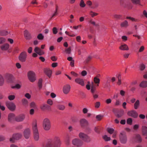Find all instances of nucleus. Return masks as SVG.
Returning a JSON list of instances; mask_svg holds the SVG:
<instances>
[{"instance_id":"f257e3e1","label":"nucleus","mask_w":147,"mask_h":147,"mask_svg":"<svg viewBox=\"0 0 147 147\" xmlns=\"http://www.w3.org/2000/svg\"><path fill=\"white\" fill-rule=\"evenodd\" d=\"M60 145L59 138L55 136L52 139L49 140L46 144L42 145V147H59Z\"/></svg>"},{"instance_id":"f03ea898","label":"nucleus","mask_w":147,"mask_h":147,"mask_svg":"<svg viewBox=\"0 0 147 147\" xmlns=\"http://www.w3.org/2000/svg\"><path fill=\"white\" fill-rule=\"evenodd\" d=\"M32 130L33 133V137L35 140H38L39 136L38 131L36 123V122L32 124Z\"/></svg>"},{"instance_id":"7ed1b4c3","label":"nucleus","mask_w":147,"mask_h":147,"mask_svg":"<svg viewBox=\"0 0 147 147\" xmlns=\"http://www.w3.org/2000/svg\"><path fill=\"white\" fill-rule=\"evenodd\" d=\"M79 138L84 142L89 143L91 141L90 137L87 134L82 132H80L79 134Z\"/></svg>"},{"instance_id":"20e7f679","label":"nucleus","mask_w":147,"mask_h":147,"mask_svg":"<svg viewBox=\"0 0 147 147\" xmlns=\"http://www.w3.org/2000/svg\"><path fill=\"white\" fill-rule=\"evenodd\" d=\"M42 126L43 129L46 131H48L51 128V124L50 120L48 118H45L43 121Z\"/></svg>"},{"instance_id":"39448f33","label":"nucleus","mask_w":147,"mask_h":147,"mask_svg":"<svg viewBox=\"0 0 147 147\" xmlns=\"http://www.w3.org/2000/svg\"><path fill=\"white\" fill-rule=\"evenodd\" d=\"M72 143L74 146L77 147H80L83 145V142L80 139L76 138L72 140Z\"/></svg>"},{"instance_id":"423d86ee","label":"nucleus","mask_w":147,"mask_h":147,"mask_svg":"<svg viewBox=\"0 0 147 147\" xmlns=\"http://www.w3.org/2000/svg\"><path fill=\"white\" fill-rule=\"evenodd\" d=\"M119 140L121 143L125 144L127 140L126 135L124 133H121L119 135Z\"/></svg>"},{"instance_id":"0eeeda50","label":"nucleus","mask_w":147,"mask_h":147,"mask_svg":"<svg viewBox=\"0 0 147 147\" xmlns=\"http://www.w3.org/2000/svg\"><path fill=\"white\" fill-rule=\"evenodd\" d=\"M22 136V134L20 133H17L14 134L12 137L10 138V142L14 143L15 141L20 139Z\"/></svg>"},{"instance_id":"6e6552de","label":"nucleus","mask_w":147,"mask_h":147,"mask_svg":"<svg viewBox=\"0 0 147 147\" xmlns=\"http://www.w3.org/2000/svg\"><path fill=\"white\" fill-rule=\"evenodd\" d=\"M27 57V53L24 51L21 53L18 57V59L20 61L23 62L26 61Z\"/></svg>"},{"instance_id":"1a4fd4ad","label":"nucleus","mask_w":147,"mask_h":147,"mask_svg":"<svg viewBox=\"0 0 147 147\" xmlns=\"http://www.w3.org/2000/svg\"><path fill=\"white\" fill-rule=\"evenodd\" d=\"M28 79L31 82H34L36 80L35 74L34 72L32 71H29L28 73Z\"/></svg>"},{"instance_id":"9d476101","label":"nucleus","mask_w":147,"mask_h":147,"mask_svg":"<svg viewBox=\"0 0 147 147\" xmlns=\"http://www.w3.org/2000/svg\"><path fill=\"white\" fill-rule=\"evenodd\" d=\"M127 114L129 116L134 118H136L138 117V113L134 110L128 111L127 113Z\"/></svg>"},{"instance_id":"9b49d317","label":"nucleus","mask_w":147,"mask_h":147,"mask_svg":"<svg viewBox=\"0 0 147 147\" xmlns=\"http://www.w3.org/2000/svg\"><path fill=\"white\" fill-rule=\"evenodd\" d=\"M71 87L69 84H67L64 86L63 89V92L65 94H67L69 92Z\"/></svg>"},{"instance_id":"f8f14e48","label":"nucleus","mask_w":147,"mask_h":147,"mask_svg":"<svg viewBox=\"0 0 147 147\" xmlns=\"http://www.w3.org/2000/svg\"><path fill=\"white\" fill-rule=\"evenodd\" d=\"M30 130L29 128L25 129L24 131V135L26 139H28L30 135Z\"/></svg>"},{"instance_id":"ddd939ff","label":"nucleus","mask_w":147,"mask_h":147,"mask_svg":"<svg viewBox=\"0 0 147 147\" xmlns=\"http://www.w3.org/2000/svg\"><path fill=\"white\" fill-rule=\"evenodd\" d=\"M80 123L82 127H85L87 126L88 123V121L85 119H82L80 121Z\"/></svg>"},{"instance_id":"4468645a","label":"nucleus","mask_w":147,"mask_h":147,"mask_svg":"<svg viewBox=\"0 0 147 147\" xmlns=\"http://www.w3.org/2000/svg\"><path fill=\"white\" fill-rule=\"evenodd\" d=\"M25 118V116L24 114H21L16 117V121L17 122L23 121Z\"/></svg>"},{"instance_id":"2eb2a0df","label":"nucleus","mask_w":147,"mask_h":147,"mask_svg":"<svg viewBox=\"0 0 147 147\" xmlns=\"http://www.w3.org/2000/svg\"><path fill=\"white\" fill-rule=\"evenodd\" d=\"M40 108L43 111L46 110L49 111L51 110L50 107L48 105L45 104H44L41 105L40 106Z\"/></svg>"},{"instance_id":"dca6fc26","label":"nucleus","mask_w":147,"mask_h":147,"mask_svg":"<svg viewBox=\"0 0 147 147\" xmlns=\"http://www.w3.org/2000/svg\"><path fill=\"white\" fill-rule=\"evenodd\" d=\"M133 138L136 142L140 143L142 141V138L140 134H136Z\"/></svg>"},{"instance_id":"f3484780","label":"nucleus","mask_w":147,"mask_h":147,"mask_svg":"<svg viewBox=\"0 0 147 147\" xmlns=\"http://www.w3.org/2000/svg\"><path fill=\"white\" fill-rule=\"evenodd\" d=\"M75 81L76 83L82 86H83L84 85V81L82 79L78 78L75 79Z\"/></svg>"},{"instance_id":"a211bd4d","label":"nucleus","mask_w":147,"mask_h":147,"mask_svg":"<svg viewBox=\"0 0 147 147\" xmlns=\"http://www.w3.org/2000/svg\"><path fill=\"white\" fill-rule=\"evenodd\" d=\"M34 51L39 55H41L44 54V52L40 48L37 47L35 48Z\"/></svg>"},{"instance_id":"6ab92c4d","label":"nucleus","mask_w":147,"mask_h":147,"mask_svg":"<svg viewBox=\"0 0 147 147\" xmlns=\"http://www.w3.org/2000/svg\"><path fill=\"white\" fill-rule=\"evenodd\" d=\"M24 36L27 40H30L32 38L30 33L27 30L24 31Z\"/></svg>"},{"instance_id":"aec40b11","label":"nucleus","mask_w":147,"mask_h":147,"mask_svg":"<svg viewBox=\"0 0 147 147\" xmlns=\"http://www.w3.org/2000/svg\"><path fill=\"white\" fill-rule=\"evenodd\" d=\"M119 49L122 51H128L129 50L128 46L125 44L121 45L119 47Z\"/></svg>"},{"instance_id":"412c9836","label":"nucleus","mask_w":147,"mask_h":147,"mask_svg":"<svg viewBox=\"0 0 147 147\" xmlns=\"http://www.w3.org/2000/svg\"><path fill=\"white\" fill-rule=\"evenodd\" d=\"M44 72L49 77H50L52 74L51 70L48 68H45L44 69Z\"/></svg>"},{"instance_id":"4be33fe9","label":"nucleus","mask_w":147,"mask_h":147,"mask_svg":"<svg viewBox=\"0 0 147 147\" xmlns=\"http://www.w3.org/2000/svg\"><path fill=\"white\" fill-rule=\"evenodd\" d=\"M124 113V111L121 109L117 112L116 115L117 117L120 118L123 115Z\"/></svg>"},{"instance_id":"5701e85b","label":"nucleus","mask_w":147,"mask_h":147,"mask_svg":"<svg viewBox=\"0 0 147 147\" xmlns=\"http://www.w3.org/2000/svg\"><path fill=\"white\" fill-rule=\"evenodd\" d=\"M16 106L15 104L13 102H10V111H14L16 109Z\"/></svg>"},{"instance_id":"b1692460","label":"nucleus","mask_w":147,"mask_h":147,"mask_svg":"<svg viewBox=\"0 0 147 147\" xmlns=\"http://www.w3.org/2000/svg\"><path fill=\"white\" fill-rule=\"evenodd\" d=\"M129 25L127 21L125 20L122 22L120 24V26L121 27L126 28L129 26Z\"/></svg>"},{"instance_id":"393cba45","label":"nucleus","mask_w":147,"mask_h":147,"mask_svg":"<svg viewBox=\"0 0 147 147\" xmlns=\"http://www.w3.org/2000/svg\"><path fill=\"white\" fill-rule=\"evenodd\" d=\"M142 135H145L147 134V127L145 126H142Z\"/></svg>"},{"instance_id":"a878e982","label":"nucleus","mask_w":147,"mask_h":147,"mask_svg":"<svg viewBox=\"0 0 147 147\" xmlns=\"http://www.w3.org/2000/svg\"><path fill=\"white\" fill-rule=\"evenodd\" d=\"M140 86L143 88H145L147 87V81H143L140 84Z\"/></svg>"},{"instance_id":"bb28decb","label":"nucleus","mask_w":147,"mask_h":147,"mask_svg":"<svg viewBox=\"0 0 147 147\" xmlns=\"http://www.w3.org/2000/svg\"><path fill=\"white\" fill-rule=\"evenodd\" d=\"M9 47V45L7 44H5L1 47V49L3 51L6 50Z\"/></svg>"},{"instance_id":"cd10ccee","label":"nucleus","mask_w":147,"mask_h":147,"mask_svg":"<svg viewBox=\"0 0 147 147\" xmlns=\"http://www.w3.org/2000/svg\"><path fill=\"white\" fill-rule=\"evenodd\" d=\"M16 118L15 115L13 113H10V122L16 120Z\"/></svg>"},{"instance_id":"c85d7f7f","label":"nucleus","mask_w":147,"mask_h":147,"mask_svg":"<svg viewBox=\"0 0 147 147\" xmlns=\"http://www.w3.org/2000/svg\"><path fill=\"white\" fill-rule=\"evenodd\" d=\"M4 79L2 75L0 74V86H3L4 83Z\"/></svg>"},{"instance_id":"c756f323","label":"nucleus","mask_w":147,"mask_h":147,"mask_svg":"<svg viewBox=\"0 0 147 147\" xmlns=\"http://www.w3.org/2000/svg\"><path fill=\"white\" fill-rule=\"evenodd\" d=\"M140 103L139 100H137L135 102L134 104V108L136 109H138L140 106Z\"/></svg>"},{"instance_id":"7c9ffc66","label":"nucleus","mask_w":147,"mask_h":147,"mask_svg":"<svg viewBox=\"0 0 147 147\" xmlns=\"http://www.w3.org/2000/svg\"><path fill=\"white\" fill-rule=\"evenodd\" d=\"M58 7V6L57 5H56V7H55V11L54 12V13L53 14V15L49 19L50 20H51V19H52V18L53 17L55 16H56V15H57V11Z\"/></svg>"},{"instance_id":"2f4dec72","label":"nucleus","mask_w":147,"mask_h":147,"mask_svg":"<svg viewBox=\"0 0 147 147\" xmlns=\"http://www.w3.org/2000/svg\"><path fill=\"white\" fill-rule=\"evenodd\" d=\"M94 81L95 84H97V86H98L100 82V80L99 78H98L96 77H94Z\"/></svg>"},{"instance_id":"473e14b6","label":"nucleus","mask_w":147,"mask_h":147,"mask_svg":"<svg viewBox=\"0 0 147 147\" xmlns=\"http://www.w3.org/2000/svg\"><path fill=\"white\" fill-rule=\"evenodd\" d=\"M22 101L23 104L24 106L26 107L28 105V102L26 99L24 98L22 100Z\"/></svg>"},{"instance_id":"72a5a7b5","label":"nucleus","mask_w":147,"mask_h":147,"mask_svg":"<svg viewBox=\"0 0 147 147\" xmlns=\"http://www.w3.org/2000/svg\"><path fill=\"white\" fill-rule=\"evenodd\" d=\"M21 87V85L19 84H16L15 86H11V88L12 89H20Z\"/></svg>"},{"instance_id":"f704fd0d","label":"nucleus","mask_w":147,"mask_h":147,"mask_svg":"<svg viewBox=\"0 0 147 147\" xmlns=\"http://www.w3.org/2000/svg\"><path fill=\"white\" fill-rule=\"evenodd\" d=\"M57 108L61 110H63L65 108V106L63 105H59L57 106Z\"/></svg>"},{"instance_id":"c9c22d12","label":"nucleus","mask_w":147,"mask_h":147,"mask_svg":"<svg viewBox=\"0 0 147 147\" xmlns=\"http://www.w3.org/2000/svg\"><path fill=\"white\" fill-rule=\"evenodd\" d=\"M42 80L41 79H39L38 83V86L39 88V89H41L42 86Z\"/></svg>"},{"instance_id":"e433bc0d","label":"nucleus","mask_w":147,"mask_h":147,"mask_svg":"<svg viewBox=\"0 0 147 147\" xmlns=\"http://www.w3.org/2000/svg\"><path fill=\"white\" fill-rule=\"evenodd\" d=\"M107 130L108 132L110 134H113L115 131L114 129L111 128H108L107 129Z\"/></svg>"},{"instance_id":"4c0bfd02","label":"nucleus","mask_w":147,"mask_h":147,"mask_svg":"<svg viewBox=\"0 0 147 147\" xmlns=\"http://www.w3.org/2000/svg\"><path fill=\"white\" fill-rule=\"evenodd\" d=\"M103 138L106 141H109L111 140V138L110 137H108L107 135H105L102 136Z\"/></svg>"},{"instance_id":"58836bf2","label":"nucleus","mask_w":147,"mask_h":147,"mask_svg":"<svg viewBox=\"0 0 147 147\" xmlns=\"http://www.w3.org/2000/svg\"><path fill=\"white\" fill-rule=\"evenodd\" d=\"M132 3L134 4L140 5V0H131Z\"/></svg>"},{"instance_id":"ea45409f","label":"nucleus","mask_w":147,"mask_h":147,"mask_svg":"<svg viewBox=\"0 0 147 147\" xmlns=\"http://www.w3.org/2000/svg\"><path fill=\"white\" fill-rule=\"evenodd\" d=\"M113 17L115 18L119 19L121 18L122 15L120 14H115L113 15Z\"/></svg>"},{"instance_id":"a19ab883","label":"nucleus","mask_w":147,"mask_h":147,"mask_svg":"<svg viewBox=\"0 0 147 147\" xmlns=\"http://www.w3.org/2000/svg\"><path fill=\"white\" fill-rule=\"evenodd\" d=\"M37 38L39 40H42L44 38V36L41 33H40L37 36Z\"/></svg>"},{"instance_id":"79ce46f5","label":"nucleus","mask_w":147,"mask_h":147,"mask_svg":"<svg viewBox=\"0 0 147 147\" xmlns=\"http://www.w3.org/2000/svg\"><path fill=\"white\" fill-rule=\"evenodd\" d=\"M4 77L5 80H8L9 79V74L6 73L4 75Z\"/></svg>"},{"instance_id":"37998d69","label":"nucleus","mask_w":147,"mask_h":147,"mask_svg":"<svg viewBox=\"0 0 147 147\" xmlns=\"http://www.w3.org/2000/svg\"><path fill=\"white\" fill-rule=\"evenodd\" d=\"M65 52L67 54H70L71 53V49L70 47L66 49L65 50Z\"/></svg>"},{"instance_id":"c03bdc74","label":"nucleus","mask_w":147,"mask_h":147,"mask_svg":"<svg viewBox=\"0 0 147 147\" xmlns=\"http://www.w3.org/2000/svg\"><path fill=\"white\" fill-rule=\"evenodd\" d=\"M126 18L127 19H130L133 22H137L138 21V20L137 19H136L134 18L131 17L127 16L126 17Z\"/></svg>"},{"instance_id":"a18cd8bd","label":"nucleus","mask_w":147,"mask_h":147,"mask_svg":"<svg viewBox=\"0 0 147 147\" xmlns=\"http://www.w3.org/2000/svg\"><path fill=\"white\" fill-rule=\"evenodd\" d=\"M14 79L15 78L13 76L10 74V83L13 82Z\"/></svg>"},{"instance_id":"49530a36","label":"nucleus","mask_w":147,"mask_h":147,"mask_svg":"<svg viewBox=\"0 0 147 147\" xmlns=\"http://www.w3.org/2000/svg\"><path fill=\"white\" fill-rule=\"evenodd\" d=\"M89 22L91 24H92L96 26H99V24H96L95 22L92 21V19L90 20L89 21Z\"/></svg>"},{"instance_id":"de8ad7c7","label":"nucleus","mask_w":147,"mask_h":147,"mask_svg":"<svg viewBox=\"0 0 147 147\" xmlns=\"http://www.w3.org/2000/svg\"><path fill=\"white\" fill-rule=\"evenodd\" d=\"M80 5L81 7H84L86 6V4H85L84 1L83 0H81Z\"/></svg>"},{"instance_id":"09e8293b","label":"nucleus","mask_w":147,"mask_h":147,"mask_svg":"<svg viewBox=\"0 0 147 147\" xmlns=\"http://www.w3.org/2000/svg\"><path fill=\"white\" fill-rule=\"evenodd\" d=\"M132 122V120L131 118H128L127 120V123L128 124L131 125Z\"/></svg>"},{"instance_id":"8fccbe9b","label":"nucleus","mask_w":147,"mask_h":147,"mask_svg":"<svg viewBox=\"0 0 147 147\" xmlns=\"http://www.w3.org/2000/svg\"><path fill=\"white\" fill-rule=\"evenodd\" d=\"M53 32L54 34H56L58 32L57 29L56 27H54L52 29Z\"/></svg>"},{"instance_id":"3c124183","label":"nucleus","mask_w":147,"mask_h":147,"mask_svg":"<svg viewBox=\"0 0 147 147\" xmlns=\"http://www.w3.org/2000/svg\"><path fill=\"white\" fill-rule=\"evenodd\" d=\"M90 14L92 17H93L94 16H97L98 14V13L94 12L92 11H91L90 12Z\"/></svg>"},{"instance_id":"603ef678","label":"nucleus","mask_w":147,"mask_h":147,"mask_svg":"<svg viewBox=\"0 0 147 147\" xmlns=\"http://www.w3.org/2000/svg\"><path fill=\"white\" fill-rule=\"evenodd\" d=\"M100 105V103L99 102H97L95 103V107L96 108H99Z\"/></svg>"},{"instance_id":"864d4df0","label":"nucleus","mask_w":147,"mask_h":147,"mask_svg":"<svg viewBox=\"0 0 147 147\" xmlns=\"http://www.w3.org/2000/svg\"><path fill=\"white\" fill-rule=\"evenodd\" d=\"M103 116L100 115H97L96 117V119L98 121L100 120L102 118Z\"/></svg>"},{"instance_id":"5fc2aeb1","label":"nucleus","mask_w":147,"mask_h":147,"mask_svg":"<svg viewBox=\"0 0 147 147\" xmlns=\"http://www.w3.org/2000/svg\"><path fill=\"white\" fill-rule=\"evenodd\" d=\"M30 106L31 108H35L36 107L35 104L33 102H32L30 104Z\"/></svg>"},{"instance_id":"6e6d98bb","label":"nucleus","mask_w":147,"mask_h":147,"mask_svg":"<svg viewBox=\"0 0 147 147\" xmlns=\"http://www.w3.org/2000/svg\"><path fill=\"white\" fill-rule=\"evenodd\" d=\"M5 41V39L3 37L0 38V44H2Z\"/></svg>"},{"instance_id":"4d7b16f0","label":"nucleus","mask_w":147,"mask_h":147,"mask_svg":"<svg viewBox=\"0 0 147 147\" xmlns=\"http://www.w3.org/2000/svg\"><path fill=\"white\" fill-rule=\"evenodd\" d=\"M98 4L97 2H94L93 3L92 8H95L98 7Z\"/></svg>"},{"instance_id":"13d9d810","label":"nucleus","mask_w":147,"mask_h":147,"mask_svg":"<svg viewBox=\"0 0 147 147\" xmlns=\"http://www.w3.org/2000/svg\"><path fill=\"white\" fill-rule=\"evenodd\" d=\"M140 69L142 71L144 70L145 68V66L143 64H142L140 65Z\"/></svg>"},{"instance_id":"bf43d9fd","label":"nucleus","mask_w":147,"mask_h":147,"mask_svg":"<svg viewBox=\"0 0 147 147\" xmlns=\"http://www.w3.org/2000/svg\"><path fill=\"white\" fill-rule=\"evenodd\" d=\"M121 104V102L119 100H117L115 103V105L116 106L120 105Z\"/></svg>"},{"instance_id":"052dcab7","label":"nucleus","mask_w":147,"mask_h":147,"mask_svg":"<svg viewBox=\"0 0 147 147\" xmlns=\"http://www.w3.org/2000/svg\"><path fill=\"white\" fill-rule=\"evenodd\" d=\"M92 58V57L91 56H88L85 60V62L86 63H88L89 62V61H90L91 60Z\"/></svg>"},{"instance_id":"680f3d73","label":"nucleus","mask_w":147,"mask_h":147,"mask_svg":"<svg viewBox=\"0 0 147 147\" xmlns=\"http://www.w3.org/2000/svg\"><path fill=\"white\" fill-rule=\"evenodd\" d=\"M47 104L51 105H52L53 104V101L51 99H49L47 100Z\"/></svg>"},{"instance_id":"e2e57ef3","label":"nucleus","mask_w":147,"mask_h":147,"mask_svg":"<svg viewBox=\"0 0 147 147\" xmlns=\"http://www.w3.org/2000/svg\"><path fill=\"white\" fill-rule=\"evenodd\" d=\"M139 125L138 124L135 125L133 126V129L135 130H137L139 128Z\"/></svg>"},{"instance_id":"0e129e2a","label":"nucleus","mask_w":147,"mask_h":147,"mask_svg":"<svg viewBox=\"0 0 147 147\" xmlns=\"http://www.w3.org/2000/svg\"><path fill=\"white\" fill-rule=\"evenodd\" d=\"M87 72L85 70L81 72V74L83 76H85L87 75Z\"/></svg>"},{"instance_id":"69168bd1","label":"nucleus","mask_w":147,"mask_h":147,"mask_svg":"<svg viewBox=\"0 0 147 147\" xmlns=\"http://www.w3.org/2000/svg\"><path fill=\"white\" fill-rule=\"evenodd\" d=\"M117 134V131H114V133H113L112 137L114 138H115Z\"/></svg>"},{"instance_id":"338daca9","label":"nucleus","mask_w":147,"mask_h":147,"mask_svg":"<svg viewBox=\"0 0 147 147\" xmlns=\"http://www.w3.org/2000/svg\"><path fill=\"white\" fill-rule=\"evenodd\" d=\"M51 59L53 61H56L57 59V58L54 56L51 57Z\"/></svg>"},{"instance_id":"774afa93","label":"nucleus","mask_w":147,"mask_h":147,"mask_svg":"<svg viewBox=\"0 0 147 147\" xmlns=\"http://www.w3.org/2000/svg\"><path fill=\"white\" fill-rule=\"evenodd\" d=\"M25 96L27 98L30 99L31 97V96L28 93H27L25 95Z\"/></svg>"}]
</instances>
